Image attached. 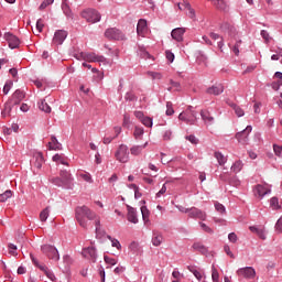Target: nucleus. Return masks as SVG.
Masks as SVG:
<instances>
[{"label":"nucleus","instance_id":"nucleus-25","mask_svg":"<svg viewBox=\"0 0 282 282\" xmlns=\"http://www.w3.org/2000/svg\"><path fill=\"white\" fill-rule=\"evenodd\" d=\"M149 142L147 141L144 144H135L133 145L130 151L131 154L134 156L141 155L142 151L148 147Z\"/></svg>","mask_w":282,"mask_h":282},{"label":"nucleus","instance_id":"nucleus-11","mask_svg":"<svg viewBox=\"0 0 282 282\" xmlns=\"http://www.w3.org/2000/svg\"><path fill=\"white\" fill-rule=\"evenodd\" d=\"M4 40L8 42L10 48H17L20 46V40L11 33L4 34Z\"/></svg>","mask_w":282,"mask_h":282},{"label":"nucleus","instance_id":"nucleus-60","mask_svg":"<svg viewBox=\"0 0 282 282\" xmlns=\"http://www.w3.org/2000/svg\"><path fill=\"white\" fill-rule=\"evenodd\" d=\"M275 230L281 234L282 232V216L275 224Z\"/></svg>","mask_w":282,"mask_h":282},{"label":"nucleus","instance_id":"nucleus-34","mask_svg":"<svg viewBox=\"0 0 282 282\" xmlns=\"http://www.w3.org/2000/svg\"><path fill=\"white\" fill-rule=\"evenodd\" d=\"M50 214H51V207H46L45 209H43L41 213H40V220L42 223H45L48 217H50Z\"/></svg>","mask_w":282,"mask_h":282},{"label":"nucleus","instance_id":"nucleus-5","mask_svg":"<svg viewBox=\"0 0 282 282\" xmlns=\"http://www.w3.org/2000/svg\"><path fill=\"white\" fill-rule=\"evenodd\" d=\"M82 18L85 19L89 23H97L100 21L101 15L93 9H88L82 12Z\"/></svg>","mask_w":282,"mask_h":282},{"label":"nucleus","instance_id":"nucleus-19","mask_svg":"<svg viewBox=\"0 0 282 282\" xmlns=\"http://www.w3.org/2000/svg\"><path fill=\"white\" fill-rule=\"evenodd\" d=\"M182 6L184 7V9L187 10L186 15H187L191 20L197 21L196 11L192 8L191 3H189L187 0H183Z\"/></svg>","mask_w":282,"mask_h":282},{"label":"nucleus","instance_id":"nucleus-61","mask_svg":"<svg viewBox=\"0 0 282 282\" xmlns=\"http://www.w3.org/2000/svg\"><path fill=\"white\" fill-rule=\"evenodd\" d=\"M261 36L264 39L265 43H268L271 40L269 33L264 30L261 31Z\"/></svg>","mask_w":282,"mask_h":282},{"label":"nucleus","instance_id":"nucleus-59","mask_svg":"<svg viewBox=\"0 0 282 282\" xmlns=\"http://www.w3.org/2000/svg\"><path fill=\"white\" fill-rule=\"evenodd\" d=\"M172 138V131L171 130H165L163 133V140L164 141H170Z\"/></svg>","mask_w":282,"mask_h":282},{"label":"nucleus","instance_id":"nucleus-6","mask_svg":"<svg viewBox=\"0 0 282 282\" xmlns=\"http://www.w3.org/2000/svg\"><path fill=\"white\" fill-rule=\"evenodd\" d=\"M238 278L252 280L256 278V271L252 267L240 268L236 271Z\"/></svg>","mask_w":282,"mask_h":282},{"label":"nucleus","instance_id":"nucleus-64","mask_svg":"<svg viewBox=\"0 0 282 282\" xmlns=\"http://www.w3.org/2000/svg\"><path fill=\"white\" fill-rule=\"evenodd\" d=\"M274 77L279 79L278 84L282 85V73L281 72H276L274 74Z\"/></svg>","mask_w":282,"mask_h":282},{"label":"nucleus","instance_id":"nucleus-14","mask_svg":"<svg viewBox=\"0 0 282 282\" xmlns=\"http://www.w3.org/2000/svg\"><path fill=\"white\" fill-rule=\"evenodd\" d=\"M43 254H46L50 260L59 261V252L56 248H44Z\"/></svg>","mask_w":282,"mask_h":282},{"label":"nucleus","instance_id":"nucleus-39","mask_svg":"<svg viewBox=\"0 0 282 282\" xmlns=\"http://www.w3.org/2000/svg\"><path fill=\"white\" fill-rule=\"evenodd\" d=\"M220 274L215 265H212V280L213 282H219Z\"/></svg>","mask_w":282,"mask_h":282},{"label":"nucleus","instance_id":"nucleus-47","mask_svg":"<svg viewBox=\"0 0 282 282\" xmlns=\"http://www.w3.org/2000/svg\"><path fill=\"white\" fill-rule=\"evenodd\" d=\"M170 84H171V87L167 88L169 91H172L173 89L175 91H180L181 90V84L178 82L170 80Z\"/></svg>","mask_w":282,"mask_h":282},{"label":"nucleus","instance_id":"nucleus-21","mask_svg":"<svg viewBox=\"0 0 282 282\" xmlns=\"http://www.w3.org/2000/svg\"><path fill=\"white\" fill-rule=\"evenodd\" d=\"M148 22L147 20H143L141 19L138 23V26H137V32H138V35L144 37L145 34L148 33Z\"/></svg>","mask_w":282,"mask_h":282},{"label":"nucleus","instance_id":"nucleus-48","mask_svg":"<svg viewBox=\"0 0 282 282\" xmlns=\"http://www.w3.org/2000/svg\"><path fill=\"white\" fill-rule=\"evenodd\" d=\"M55 2V0H44L41 6L39 7L40 11L45 10L48 6H52Z\"/></svg>","mask_w":282,"mask_h":282},{"label":"nucleus","instance_id":"nucleus-54","mask_svg":"<svg viewBox=\"0 0 282 282\" xmlns=\"http://www.w3.org/2000/svg\"><path fill=\"white\" fill-rule=\"evenodd\" d=\"M273 150L276 156L282 158V145L273 144Z\"/></svg>","mask_w":282,"mask_h":282},{"label":"nucleus","instance_id":"nucleus-18","mask_svg":"<svg viewBox=\"0 0 282 282\" xmlns=\"http://www.w3.org/2000/svg\"><path fill=\"white\" fill-rule=\"evenodd\" d=\"M59 176L62 178V182L64 183V186L69 187L72 185L74 178L72 177V174L67 172V170H62Z\"/></svg>","mask_w":282,"mask_h":282},{"label":"nucleus","instance_id":"nucleus-20","mask_svg":"<svg viewBox=\"0 0 282 282\" xmlns=\"http://www.w3.org/2000/svg\"><path fill=\"white\" fill-rule=\"evenodd\" d=\"M186 30L183 28H177L172 30L171 32V36L173 40H175L176 42H182L184 39V34H185Z\"/></svg>","mask_w":282,"mask_h":282},{"label":"nucleus","instance_id":"nucleus-41","mask_svg":"<svg viewBox=\"0 0 282 282\" xmlns=\"http://www.w3.org/2000/svg\"><path fill=\"white\" fill-rule=\"evenodd\" d=\"M270 206L273 210H279L281 209V205L279 204V199L276 197H272L270 199Z\"/></svg>","mask_w":282,"mask_h":282},{"label":"nucleus","instance_id":"nucleus-7","mask_svg":"<svg viewBox=\"0 0 282 282\" xmlns=\"http://www.w3.org/2000/svg\"><path fill=\"white\" fill-rule=\"evenodd\" d=\"M105 36L108 40H116V41H123V40H126L124 34L121 31H119L118 29H116V28L108 29L105 32Z\"/></svg>","mask_w":282,"mask_h":282},{"label":"nucleus","instance_id":"nucleus-8","mask_svg":"<svg viewBox=\"0 0 282 282\" xmlns=\"http://www.w3.org/2000/svg\"><path fill=\"white\" fill-rule=\"evenodd\" d=\"M82 58L89 63H105L107 59L102 55H97L95 53H82Z\"/></svg>","mask_w":282,"mask_h":282},{"label":"nucleus","instance_id":"nucleus-24","mask_svg":"<svg viewBox=\"0 0 282 282\" xmlns=\"http://www.w3.org/2000/svg\"><path fill=\"white\" fill-rule=\"evenodd\" d=\"M210 1H212L213 6H214L216 9H218V10H220V11H223V12L229 11V7H228V4L225 2V0H210Z\"/></svg>","mask_w":282,"mask_h":282},{"label":"nucleus","instance_id":"nucleus-31","mask_svg":"<svg viewBox=\"0 0 282 282\" xmlns=\"http://www.w3.org/2000/svg\"><path fill=\"white\" fill-rule=\"evenodd\" d=\"M82 254L85 257V259H95L96 251L94 248H84Z\"/></svg>","mask_w":282,"mask_h":282},{"label":"nucleus","instance_id":"nucleus-37","mask_svg":"<svg viewBox=\"0 0 282 282\" xmlns=\"http://www.w3.org/2000/svg\"><path fill=\"white\" fill-rule=\"evenodd\" d=\"M230 107L235 110V113L238 118H241L246 115L241 107L237 106L236 104H231Z\"/></svg>","mask_w":282,"mask_h":282},{"label":"nucleus","instance_id":"nucleus-17","mask_svg":"<svg viewBox=\"0 0 282 282\" xmlns=\"http://www.w3.org/2000/svg\"><path fill=\"white\" fill-rule=\"evenodd\" d=\"M202 120L207 126H212L215 122V117L212 115L209 110H202L200 111Z\"/></svg>","mask_w":282,"mask_h":282},{"label":"nucleus","instance_id":"nucleus-63","mask_svg":"<svg viewBox=\"0 0 282 282\" xmlns=\"http://www.w3.org/2000/svg\"><path fill=\"white\" fill-rule=\"evenodd\" d=\"M228 239L229 241H231L232 243H235L237 241V234L236 232H231L228 235Z\"/></svg>","mask_w":282,"mask_h":282},{"label":"nucleus","instance_id":"nucleus-26","mask_svg":"<svg viewBox=\"0 0 282 282\" xmlns=\"http://www.w3.org/2000/svg\"><path fill=\"white\" fill-rule=\"evenodd\" d=\"M14 107L13 100H8L4 104L3 110L1 112L2 117H11L12 109Z\"/></svg>","mask_w":282,"mask_h":282},{"label":"nucleus","instance_id":"nucleus-53","mask_svg":"<svg viewBox=\"0 0 282 282\" xmlns=\"http://www.w3.org/2000/svg\"><path fill=\"white\" fill-rule=\"evenodd\" d=\"M51 183H53L54 185L58 186V187H63L65 186V184L63 183L62 178L58 177H54L51 180Z\"/></svg>","mask_w":282,"mask_h":282},{"label":"nucleus","instance_id":"nucleus-15","mask_svg":"<svg viewBox=\"0 0 282 282\" xmlns=\"http://www.w3.org/2000/svg\"><path fill=\"white\" fill-rule=\"evenodd\" d=\"M225 87L223 84H215L214 86L207 88L206 94L213 95V96H220L224 94Z\"/></svg>","mask_w":282,"mask_h":282},{"label":"nucleus","instance_id":"nucleus-43","mask_svg":"<svg viewBox=\"0 0 282 282\" xmlns=\"http://www.w3.org/2000/svg\"><path fill=\"white\" fill-rule=\"evenodd\" d=\"M44 26H45L44 20H43V19H39V20L36 21V31H37V33H34V34H35V35H39L40 33H42Z\"/></svg>","mask_w":282,"mask_h":282},{"label":"nucleus","instance_id":"nucleus-3","mask_svg":"<svg viewBox=\"0 0 282 282\" xmlns=\"http://www.w3.org/2000/svg\"><path fill=\"white\" fill-rule=\"evenodd\" d=\"M115 158L118 162L126 164L130 160L129 149L126 144H120L115 153Z\"/></svg>","mask_w":282,"mask_h":282},{"label":"nucleus","instance_id":"nucleus-2","mask_svg":"<svg viewBox=\"0 0 282 282\" xmlns=\"http://www.w3.org/2000/svg\"><path fill=\"white\" fill-rule=\"evenodd\" d=\"M178 120L185 122L186 124L194 126L197 117L196 112L193 110V106H188L184 111L178 115Z\"/></svg>","mask_w":282,"mask_h":282},{"label":"nucleus","instance_id":"nucleus-45","mask_svg":"<svg viewBox=\"0 0 282 282\" xmlns=\"http://www.w3.org/2000/svg\"><path fill=\"white\" fill-rule=\"evenodd\" d=\"M174 113H175V111H174V108H173V104H172L171 101H167V102H166L165 115H166L167 117H171V116H173Z\"/></svg>","mask_w":282,"mask_h":282},{"label":"nucleus","instance_id":"nucleus-56","mask_svg":"<svg viewBox=\"0 0 282 282\" xmlns=\"http://www.w3.org/2000/svg\"><path fill=\"white\" fill-rule=\"evenodd\" d=\"M199 225H200L202 230H204L208 234H214V230L210 227H208L205 223H199Z\"/></svg>","mask_w":282,"mask_h":282},{"label":"nucleus","instance_id":"nucleus-62","mask_svg":"<svg viewBox=\"0 0 282 282\" xmlns=\"http://www.w3.org/2000/svg\"><path fill=\"white\" fill-rule=\"evenodd\" d=\"M116 138L115 137H111V135H109V137H104V144H110L111 142H112V140H115Z\"/></svg>","mask_w":282,"mask_h":282},{"label":"nucleus","instance_id":"nucleus-57","mask_svg":"<svg viewBox=\"0 0 282 282\" xmlns=\"http://www.w3.org/2000/svg\"><path fill=\"white\" fill-rule=\"evenodd\" d=\"M105 262H106V264H109V265H116L117 264L116 259L109 258L108 256H105Z\"/></svg>","mask_w":282,"mask_h":282},{"label":"nucleus","instance_id":"nucleus-36","mask_svg":"<svg viewBox=\"0 0 282 282\" xmlns=\"http://www.w3.org/2000/svg\"><path fill=\"white\" fill-rule=\"evenodd\" d=\"M243 169V163L241 161H236L232 165H231V171L234 173H239L241 172V170Z\"/></svg>","mask_w":282,"mask_h":282},{"label":"nucleus","instance_id":"nucleus-13","mask_svg":"<svg viewBox=\"0 0 282 282\" xmlns=\"http://www.w3.org/2000/svg\"><path fill=\"white\" fill-rule=\"evenodd\" d=\"M25 99V93L21 89H17L11 97V101L14 106H19Z\"/></svg>","mask_w":282,"mask_h":282},{"label":"nucleus","instance_id":"nucleus-12","mask_svg":"<svg viewBox=\"0 0 282 282\" xmlns=\"http://www.w3.org/2000/svg\"><path fill=\"white\" fill-rule=\"evenodd\" d=\"M188 217L191 218H197L200 220H206L207 219V214L196 207L189 208V214Z\"/></svg>","mask_w":282,"mask_h":282},{"label":"nucleus","instance_id":"nucleus-46","mask_svg":"<svg viewBox=\"0 0 282 282\" xmlns=\"http://www.w3.org/2000/svg\"><path fill=\"white\" fill-rule=\"evenodd\" d=\"M79 177H80L82 180H84L85 182L89 183V184H93V183H94V181H93V178H91V175H90L89 173H86V172L80 173V174H79Z\"/></svg>","mask_w":282,"mask_h":282},{"label":"nucleus","instance_id":"nucleus-44","mask_svg":"<svg viewBox=\"0 0 282 282\" xmlns=\"http://www.w3.org/2000/svg\"><path fill=\"white\" fill-rule=\"evenodd\" d=\"M11 197H12V192L6 191L4 193L0 194V203H4Z\"/></svg>","mask_w":282,"mask_h":282},{"label":"nucleus","instance_id":"nucleus-35","mask_svg":"<svg viewBox=\"0 0 282 282\" xmlns=\"http://www.w3.org/2000/svg\"><path fill=\"white\" fill-rule=\"evenodd\" d=\"M62 10L67 18L74 17L72 9H69V6L67 4V0H65V2L62 4Z\"/></svg>","mask_w":282,"mask_h":282},{"label":"nucleus","instance_id":"nucleus-51","mask_svg":"<svg viewBox=\"0 0 282 282\" xmlns=\"http://www.w3.org/2000/svg\"><path fill=\"white\" fill-rule=\"evenodd\" d=\"M12 87H13V82L6 83L2 89L3 95H8Z\"/></svg>","mask_w":282,"mask_h":282},{"label":"nucleus","instance_id":"nucleus-1","mask_svg":"<svg viewBox=\"0 0 282 282\" xmlns=\"http://www.w3.org/2000/svg\"><path fill=\"white\" fill-rule=\"evenodd\" d=\"M75 218L83 228H87L88 226L86 218L88 220H95L96 237L98 239H101L102 237H105L107 241H110L112 248H121V245L117 239L111 238L110 236H105L106 235L105 231L100 229V220L98 216L94 212H91L88 207L86 206L77 207L75 209Z\"/></svg>","mask_w":282,"mask_h":282},{"label":"nucleus","instance_id":"nucleus-52","mask_svg":"<svg viewBox=\"0 0 282 282\" xmlns=\"http://www.w3.org/2000/svg\"><path fill=\"white\" fill-rule=\"evenodd\" d=\"M215 209L221 215L226 214V207L220 203H215Z\"/></svg>","mask_w":282,"mask_h":282},{"label":"nucleus","instance_id":"nucleus-33","mask_svg":"<svg viewBox=\"0 0 282 282\" xmlns=\"http://www.w3.org/2000/svg\"><path fill=\"white\" fill-rule=\"evenodd\" d=\"M39 109L45 113H51L52 112V107L46 102V100H42L39 104Z\"/></svg>","mask_w":282,"mask_h":282},{"label":"nucleus","instance_id":"nucleus-32","mask_svg":"<svg viewBox=\"0 0 282 282\" xmlns=\"http://www.w3.org/2000/svg\"><path fill=\"white\" fill-rule=\"evenodd\" d=\"M52 160H53V162L61 163L66 166L69 165V163H67V159L64 156V154L56 153V154H54Z\"/></svg>","mask_w":282,"mask_h":282},{"label":"nucleus","instance_id":"nucleus-16","mask_svg":"<svg viewBox=\"0 0 282 282\" xmlns=\"http://www.w3.org/2000/svg\"><path fill=\"white\" fill-rule=\"evenodd\" d=\"M270 193H271V191L268 189L267 187L262 186V185H257L253 188V194L259 199H262L267 194H270Z\"/></svg>","mask_w":282,"mask_h":282},{"label":"nucleus","instance_id":"nucleus-28","mask_svg":"<svg viewBox=\"0 0 282 282\" xmlns=\"http://www.w3.org/2000/svg\"><path fill=\"white\" fill-rule=\"evenodd\" d=\"M127 208H128V220L133 224H138L139 219L137 217L135 209L131 206H127Z\"/></svg>","mask_w":282,"mask_h":282},{"label":"nucleus","instance_id":"nucleus-30","mask_svg":"<svg viewBox=\"0 0 282 282\" xmlns=\"http://www.w3.org/2000/svg\"><path fill=\"white\" fill-rule=\"evenodd\" d=\"M45 160H44V155L42 152H36L35 153V163L34 166L36 169H42L43 164H44Z\"/></svg>","mask_w":282,"mask_h":282},{"label":"nucleus","instance_id":"nucleus-10","mask_svg":"<svg viewBox=\"0 0 282 282\" xmlns=\"http://www.w3.org/2000/svg\"><path fill=\"white\" fill-rule=\"evenodd\" d=\"M65 39H67V31L58 30L54 34L53 43L56 45H62V44H64Z\"/></svg>","mask_w":282,"mask_h":282},{"label":"nucleus","instance_id":"nucleus-49","mask_svg":"<svg viewBox=\"0 0 282 282\" xmlns=\"http://www.w3.org/2000/svg\"><path fill=\"white\" fill-rule=\"evenodd\" d=\"M141 122L147 128H152V126H153V119L150 117H144Z\"/></svg>","mask_w":282,"mask_h":282},{"label":"nucleus","instance_id":"nucleus-23","mask_svg":"<svg viewBox=\"0 0 282 282\" xmlns=\"http://www.w3.org/2000/svg\"><path fill=\"white\" fill-rule=\"evenodd\" d=\"M48 150L51 151H59L62 150V143L55 135L51 137V141L48 142Z\"/></svg>","mask_w":282,"mask_h":282},{"label":"nucleus","instance_id":"nucleus-22","mask_svg":"<svg viewBox=\"0 0 282 282\" xmlns=\"http://www.w3.org/2000/svg\"><path fill=\"white\" fill-rule=\"evenodd\" d=\"M249 229L251 232L256 234L263 241L267 238V230L263 227L250 226Z\"/></svg>","mask_w":282,"mask_h":282},{"label":"nucleus","instance_id":"nucleus-27","mask_svg":"<svg viewBox=\"0 0 282 282\" xmlns=\"http://www.w3.org/2000/svg\"><path fill=\"white\" fill-rule=\"evenodd\" d=\"M187 270L196 278L197 281L203 280L204 271L202 269H197L196 267L188 265Z\"/></svg>","mask_w":282,"mask_h":282},{"label":"nucleus","instance_id":"nucleus-40","mask_svg":"<svg viewBox=\"0 0 282 282\" xmlns=\"http://www.w3.org/2000/svg\"><path fill=\"white\" fill-rule=\"evenodd\" d=\"M210 39H213V40H215V41H217V40H219L220 39V42H218V47L220 48V51H223V47H224V39L223 37H220V35L219 34H217V33H210Z\"/></svg>","mask_w":282,"mask_h":282},{"label":"nucleus","instance_id":"nucleus-55","mask_svg":"<svg viewBox=\"0 0 282 282\" xmlns=\"http://www.w3.org/2000/svg\"><path fill=\"white\" fill-rule=\"evenodd\" d=\"M185 139L189 141L192 144L198 143V139L194 134L186 135Z\"/></svg>","mask_w":282,"mask_h":282},{"label":"nucleus","instance_id":"nucleus-29","mask_svg":"<svg viewBox=\"0 0 282 282\" xmlns=\"http://www.w3.org/2000/svg\"><path fill=\"white\" fill-rule=\"evenodd\" d=\"M214 156H215V159L217 160V162H218V164H219L220 166H224V165L228 162L227 156H225V154L221 153V152H219V151H216V152L214 153Z\"/></svg>","mask_w":282,"mask_h":282},{"label":"nucleus","instance_id":"nucleus-38","mask_svg":"<svg viewBox=\"0 0 282 282\" xmlns=\"http://www.w3.org/2000/svg\"><path fill=\"white\" fill-rule=\"evenodd\" d=\"M143 134H144V129L142 127L137 126L134 130V138L137 140H142Z\"/></svg>","mask_w":282,"mask_h":282},{"label":"nucleus","instance_id":"nucleus-9","mask_svg":"<svg viewBox=\"0 0 282 282\" xmlns=\"http://www.w3.org/2000/svg\"><path fill=\"white\" fill-rule=\"evenodd\" d=\"M251 131H252V127L247 126V128L245 130L236 133V139L241 144H248V137H249Z\"/></svg>","mask_w":282,"mask_h":282},{"label":"nucleus","instance_id":"nucleus-42","mask_svg":"<svg viewBox=\"0 0 282 282\" xmlns=\"http://www.w3.org/2000/svg\"><path fill=\"white\" fill-rule=\"evenodd\" d=\"M162 241H163V237L161 235L154 234V237H152V246H155V247L161 246Z\"/></svg>","mask_w":282,"mask_h":282},{"label":"nucleus","instance_id":"nucleus-4","mask_svg":"<svg viewBox=\"0 0 282 282\" xmlns=\"http://www.w3.org/2000/svg\"><path fill=\"white\" fill-rule=\"evenodd\" d=\"M32 263L34 264V267H36L40 271H42L46 278L51 281H55L56 276L55 274L48 269L47 265L45 264H40V262L34 258V256L32 253H30Z\"/></svg>","mask_w":282,"mask_h":282},{"label":"nucleus","instance_id":"nucleus-50","mask_svg":"<svg viewBox=\"0 0 282 282\" xmlns=\"http://www.w3.org/2000/svg\"><path fill=\"white\" fill-rule=\"evenodd\" d=\"M141 213H142V216H143V220L145 223H148L149 221V216H150L149 209L145 206H142L141 207Z\"/></svg>","mask_w":282,"mask_h":282},{"label":"nucleus","instance_id":"nucleus-58","mask_svg":"<svg viewBox=\"0 0 282 282\" xmlns=\"http://www.w3.org/2000/svg\"><path fill=\"white\" fill-rule=\"evenodd\" d=\"M165 57H166V59H167L170 63H173V62H174V58H175V55H174L172 52L166 51V52H165Z\"/></svg>","mask_w":282,"mask_h":282}]
</instances>
